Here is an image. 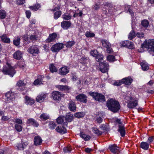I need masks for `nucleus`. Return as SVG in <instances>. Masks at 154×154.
<instances>
[{
	"instance_id": "1",
	"label": "nucleus",
	"mask_w": 154,
	"mask_h": 154,
	"mask_svg": "<svg viewBox=\"0 0 154 154\" xmlns=\"http://www.w3.org/2000/svg\"><path fill=\"white\" fill-rule=\"evenodd\" d=\"M106 104L108 109L114 113L118 112L121 107L119 102L113 99L108 100Z\"/></svg>"
},
{
	"instance_id": "2",
	"label": "nucleus",
	"mask_w": 154,
	"mask_h": 154,
	"mask_svg": "<svg viewBox=\"0 0 154 154\" xmlns=\"http://www.w3.org/2000/svg\"><path fill=\"white\" fill-rule=\"evenodd\" d=\"M145 48L152 56H154V39L146 40L144 42Z\"/></svg>"
},
{
	"instance_id": "3",
	"label": "nucleus",
	"mask_w": 154,
	"mask_h": 154,
	"mask_svg": "<svg viewBox=\"0 0 154 154\" xmlns=\"http://www.w3.org/2000/svg\"><path fill=\"white\" fill-rule=\"evenodd\" d=\"M89 93L97 101L103 103L106 101L105 96L101 94L92 91L90 92Z\"/></svg>"
},
{
	"instance_id": "4",
	"label": "nucleus",
	"mask_w": 154,
	"mask_h": 154,
	"mask_svg": "<svg viewBox=\"0 0 154 154\" xmlns=\"http://www.w3.org/2000/svg\"><path fill=\"white\" fill-rule=\"evenodd\" d=\"M2 71L4 74L8 75L13 77L16 72L14 69L9 64L7 66H3Z\"/></svg>"
},
{
	"instance_id": "5",
	"label": "nucleus",
	"mask_w": 154,
	"mask_h": 154,
	"mask_svg": "<svg viewBox=\"0 0 154 154\" xmlns=\"http://www.w3.org/2000/svg\"><path fill=\"white\" fill-rule=\"evenodd\" d=\"M127 97L129 100L128 101L127 106L129 109H133L134 108L138 105V100L132 97L131 96L126 97Z\"/></svg>"
},
{
	"instance_id": "6",
	"label": "nucleus",
	"mask_w": 154,
	"mask_h": 154,
	"mask_svg": "<svg viewBox=\"0 0 154 154\" xmlns=\"http://www.w3.org/2000/svg\"><path fill=\"white\" fill-rule=\"evenodd\" d=\"M64 45L61 43H57L53 45L51 48V50L53 52H57L63 48Z\"/></svg>"
},
{
	"instance_id": "7",
	"label": "nucleus",
	"mask_w": 154,
	"mask_h": 154,
	"mask_svg": "<svg viewBox=\"0 0 154 154\" xmlns=\"http://www.w3.org/2000/svg\"><path fill=\"white\" fill-rule=\"evenodd\" d=\"M62 96V93L58 91H54L51 93L52 98L55 101H60L61 99V97Z\"/></svg>"
},
{
	"instance_id": "8",
	"label": "nucleus",
	"mask_w": 154,
	"mask_h": 154,
	"mask_svg": "<svg viewBox=\"0 0 154 154\" xmlns=\"http://www.w3.org/2000/svg\"><path fill=\"white\" fill-rule=\"evenodd\" d=\"M87 96L85 94H81L77 95L75 97V99L80 102L86 103L87 102Z\"/></svg>"
},
{
	"instance_id": "9",
	"label": "nucleus",
	"mask_w": 154,
	"mask_h": 154,
	"mask_svg": "<svg viewBox=\"0 0 154 154\" xmlns=\"http://www.w3.org/2000/svg\"><path fill=\"white\" fill-rule=\"evenodd\" d=\"M99 65L100 70L102 72L105 73L107 71L109 66L107 63L103 61L100 63Z\"/></svg>"
},
{
	"instance_id": "10",
	"label": "nucleus",
	"mask_w": 154,
	"mask_h": 154,
	"mask_svg": "<svg viewBox=\"0 0 154 154\" xmlns=\"http://www.w3.org/2000/svg\"><path fill=\"white\" fill-rule=\"evenodd\" d=\"M26 83L24 82V80H20L18 81L16 84V85L19 87V90L20 91H23L25 88Z\"/></svg>"
},
{
	"instance_id": "11",
	"label": "nucleus",
	"mask_w": 154,
	"mask_h": 154,
	"mask_svg": "<svg viewBox=\"0 0 154 154\" xmlns=\"http://www.w3.org/2000/svg\"><path fill=\"white\" fill-rule=\"evenodd\" d=\"M109 149L111 152L115 154H119L120 152L119 148L116 144L109 146Z\"/></svg>"
},
{
	"instance_id": "12",
	"label": "nucleus",
	"mask_w": 154,
	"mask_h": 154,
	"mask_svg": "<svg viewBox=\"0 0 154 154\" xmlns=\"http://www.w3.org/2000/svg\"><path fill=\"white\" fill-rule=\"evenodd\" d=\"M57 37V35L55 32L50 34L48 38L46 40L45 42L46 43H49L54 42Z\"/></svg>"
},
{
	"instance_id": "13",
	"label": "nucleus",
	"mask_w": 154,
	"mask_h": 154,
	"mask_svg": "<svg viewBox=\"0 0 154 154\" xmlns=\"http://www.w3.org/2000/svg\"><path fill=\"white\" fill-rule=\"evenodd\" d=\"M69 68L68 66H63L59 69V73L61 75H65L69 72Z\"/></svg>"
},
{
	"instance_id": "14",
	"label": "nucleus",
	"mask_w": 154,
	"mask_h": 154,
	"mask_svg": "<svg viewBox=\"0 0 154 154\" xmlns=\"http://www.w3.org/2000/svg\"><path fill=\"white\" fill-rule=\"evenodd\" d=\"M68 108L71 111H75L76 109V106L75 103L72 100H70L68 103Z\"/></svg>"
},
{
	"instance_id": "15",
	"label": "nucleus",
	"mask_w": 154,
	"mask_h": 154,
	"mask_svg": "<svg viewBox=\"0 0 154 154\" xmlns=\"http://www.w3.org/2000/svg\"><path fill=\"white\" fill-rule=\"evenodd\" d=\"M42 142V140L39 136H35L34 139V143L35 146L41 145Z\"/></svg>"
},
{
	"instance_id": "16",
	"label": "nucleus",
	"mask_w": 154,
	"mask_h": 154,
	"mask_svg": "<svg viewBox=\"0 0 154 154\" xmlns=\"http://www.w3.org/2000/svg\"><path fill=\"white\" fill-rule=\"evenodd\" d=\"M56 131L61 134H63L66 133L67 130L64 126H58L55 129Z\"/></svg>"
},
{
	"instance_id": "17",
	"label": "nucleus",
	"mask_w": 154,
	"mask_h": 154,
	"mask_svg": "<svg viewBox=\"0 0 154 154\" xmlns=\"http://www.w3.org/2000/svg\"><path fill=\"white\" fill-rule=\"evenodd\" d=\"M28 52L31 54H38L39 52V49L36 47L35 45L29 48L28 50Z\"/></svg>"
},
{
	"instance_id": "18",
	"label": "nucleus",
	"mask_w": 154,
	"mask_h": 154,
	"mask_svg": "<svg viewBox=\"0 0 154 154\" xmlns=\"http://www.w3.org/2000/svg\"><path fill=\"white\" fill-rule=\"evenodd\" d=\"M24 98L25 99V103L27 105H31L35 103L34 100L28 96H26Z\"/></svg>"
},
{
	"instance_id": "19",
	"label": "nucleus",
	"mask_w": 154,
	"mask_h": 154,
	"mask_svg": "<svg viewBox=\"0 0 154 154\" xmlns=\"http://www.w3.org/2000/svg\"><path fill=\"white\" fill-rule=\"evenodd\" d=\"M26 122L27 124H31L36 127H38L39 126L38 123L32 118H30L28 119Z\"/></svg>"
},
{
	"instance_id": "20",
	"label": "nucleus",
	"mask_w": 154,
	"mask_h": 154,
	"mask_svg": "<svg viewBox=\"0 0 154 154\" xmlns=\"http://www.w3.org/2000/svg\"><path fill=\"white\" fill-rule=\"evenodd\" d=\"M71 23L70 21H63L61 23L62 28L64 29H67L71 26Z\"/></svg>"
},
{
	"instance_id": "21",
	"label": "nucleus",
	"mask_w": 154,
	"mask_h": 154,
	"mask_svg": "<svg viewBox=\"0 0 154 154\" xmlns=\"http://www.w3.org/2000/svg\"><path fill=\"white\" fill-rule=\"evenodd\" d=\"M133 81V79L130 77H128L123 79L122 80V84L125 85H130Z\"/></svg>"
},
{
	"instance_id": "22",
	"label": "nucleus",
	"mask_w": 154,
	"mask_h": 154,
	"mask_svg": "<svg viewBox=\"0 0 154 154\" xmlns=\"http://www.w3.org/2000/svg\"><path fill=\"white\" fill-rule=\"evenodd\" d=\"M22 53L21 51L18 50L16 51L13 55V58L16 60H20L22 57Z\"/></svg>"
},
{
	"instance_id": "23",
	"label": "nucleus",
	"mask_w": 154,
	"mask_h": 154,
	"mask_svg": "<svg viewBox=\"0 0 154 154\" xmlns=\"http://www.w3.org/2000/svg\"><path fill=\"white\" fill-rule=\"evenodd\" d=\"M0 38L1 39L2 41L4 43L9 44L10 42V39L7 37L6 34H3L0 36Z\"/></svg>"
},
{
	"instance_id": "24",
	"label": "nucleus",
	"mask_w": 154,
	"mask_h": 154,
	"mask_svg": "<svg viewBox=\"0 0 154 154\" xmlns=\"http://www.w3.org/2000/svg\"><path fill=\"white\" fill-rule=\"evenodd\" d=\"M65 118L64 117L60 116L57 119L56 121L58 124H63L64 125H67L68 124L66 121L64 122Z\"/></svg>"
},
{
	"instance_id": "25",
	"label": "nucleus",
	"mask_w": 154,
	"mask_h": 154,
	"mask_svg": "<svg viewBox=\"0 0 154 154\" xmlns=\"http://www.w3.org/2000/svg\"><path fill=\"white\" fill-rule=\"evenodd\" d=\"M47 94H41L38 95L36 97V100L37 102H40L44 100L47 96Z\"/></svg>"
},
{
	"instance_id": "26",
	"label": "nucleus",
	"mask_w": 154,
	"mask_h": 154,
	"mask_svg": "<svg viewBox=\"0 0 154 154\" xmlns=\"http://www.w3.org/2000/svg\"><path fill=\"white\" fill-rule=\"evenodd\" d=\"M118 131L120 132L122 137H123L125 134V128L123 125H119V129Z\"/></svg>"
},
{
	"instance_id": "27",
	"label": "nucleus",
	"mask_w": 154,
	"mask_h": 154,
	"mask_svg": "<svg viewBox=\"0 0 154 154\" xmlns=\"http://www.w3.org/2000/svg\"><path fill=\"white\" fill-rule=\"evenodd\" d=\"M149 145L148 143L142 142L141 143L140 146L141 148L144 150H147L149 148Z\"/></svg>"
},
{
	"instance_id": "28",
	"label": "nucleus",
	"mask_w": 154,
	"mask_h": 154,
	"mask_svg": "<svg viewBox=\"0 0 154 154\" xmlns=\"http://www.w3.org/2000/svg\"><path fill=\"white\" fill-rule=\"evenodd\" d=\"M73 119V115L72 114L71 112H69L66 115V117L65 118V121H67L68 122H71Z\"/></svg>"
},
{
	"instance_id": "29",
	"label": "nucleus",
	"mask_w": 154,
	"mask_h": 154,
	"mask_svg": "<svg viewBox=\"0 0 154 154\" xmlns=\"http://www.w3.org/2000/svg\"><path fill=\"white\" fill-rule=\"evenodd\" d=\"M140 65L143 70L145 71L149 69V65L145 61H143L141 63Z\"/></svg>"
},
{
	"instance_id": "30",
	"label": "nucleus",
	"mask_w": 154,
	"mask_h": 154,
	"mask_svg": "<svg viewBox=\"0 0 154 154\" xmlns=\"http://www.w3.org/2000/svg\"><path fill=\"white\" fill-rule=\"evenodd\" d=\"M57 87L59 89L62 91L69 90L71 89V88L70 87L67 85H59L57 86Z\"/></svg>"
},
{
	"instance_id": "31",
	"label": "nucleus",
	"mask_w": 154,
	"mask_h": 154,
	"mask_svg": "<svg viewBox=\"0 0 154 154\" xmlns=\"http://www.w3.org/2000/svg\"><path fill=\"white\" fill-rule=\"evenodd\" d=\"M136 36V34L135 31L133 30L130 32L128 36V38L130 40H132Z\"/></svg>"
},
{
	"instance_id": "32",
	"label": "nucleus",
	"mask_w": 154,
	"mask_h": 154,
	"mask_svg": "<svg viewBox=\"0 0 154 154\" xmlns=\"http://www.w3.org/2000/svg\"><path fill=\"white\" fill-rule=\"evenodd\" d=\"M101 42L102 43L103 46L105 48H107L111 46V44L107 40L105 39H102Z\"/></svg>"
},
{
	"instance_id": "33",
	"label": "nucleus",
	"mask_w": 154,
	"mask_h": 154,
	"mask_svg": "<svg viewBox=\"0 0 154 154\" xmlns=\"http://www.w3.org/2000/svg\"><path fill=\"white\" fill-rule=\"evenodd\" d=\"M5 96L7 98V100L8 101L12 100L14 97L13 94L10 92V91L7 93Z\"/></svg>"
},
{
	"instance_id": "34",
	"label": "nucleus",
	"mask_w": 154,
	"mask_h": 154,
	"mask_svg": "<svg viewBox=\"0 0 154 154\" xmlns=\"http://www.w3.org/2000/svg\"><path fill=\"white\" fill-rule=\"evenodd\" d=\"M127 48L131 49H134L135 48L134 43L129 41H127Z\"/></svg>"
},
{
	"instance_id": "35",
	"label": "nucleus",
	"mask_w": 154,
	"mask_h": 154,
	"mask_svg": "<svg viewBox=\"0 0 154 154\" xmlns=\"http://www.w3.org/2000/svg\"><path fill=\"white\" fill-rule=\"evenodd\" d=\"M42 77L41 76L40 78H39L35 80L33 82V84L34 85H40L42 84Z\"/></svg>"
},
{
	"instance_id": "36",
	"label": "nucleus",
	"mask_w": 154,
	"mask_h": 154,
	"mask_svg": "<svg viewBox=\"0 0 154 154\" xmlns=\"http://www.w3.org/2000/svg\"><path fill=\"white\" fill-rule=\"evenodd\" d=\"M20 37L18 36L15 38L13 40V44L16 46H18L20 45Z\"/></svg>"
},
{
	"instance_id": "37",
	"label": "nucleus",
	"mask_w": 154,
	"mask_h": 154,
	"mask_svg": "<svg viewBox=\"0 0 154 154\" xmlns=\"http://www.w3.org/2000/svg\"><path fill=\"white\" fill-rule=\"evenodd\" d=\"M96 60L97 62H100L102 63V61L103 60V56L101 54H99L96 57Z\"/></svg>"
},
{
	"instance_id": "38",
	"label": "nucleus",
	"mask_w": 154,
	"mask_h": 154,
	"mask_svg": "<svg viewBox=\"0 0 154 154\" xmlns=\"http://www.w3.org/2000/svg\"><path fill=\"white\" fill-rule=\"evenodd\" d=\"M92 129L94 133L98 136L101 135L103 134V132L99 130L97 128L93 127Z\"/></svg>"
},
{
	"instance_id": "39",
	"label": "nucleus",
	"mask_w": 154,
	"mask_h": 154,
	"mask_svg": "<svg viewBox=\"0 0 154 154\" xmlns=\"http://www.w3.org/2000/svg\"><path fill=\"white\" fill-rule=\"evenodd\" d=\"M50 71L52 72H56L57 71V69L53 64H51L49 66Z\"/></svg>"
},
{
	"instance_id": "40",
	"label": "nucleus",
	"mask_w": 154,
	"mask_h": 154,
	"mask_svg": "<svg viewBox=\"0 0 154 154\" xmlns=\"http://www.w3.org/2000/svg\"><path fill=\"white\" fill-rule=\"evenodd\" d=\"M40 7V5L39 4H35V5L30 6L29 8L32 11H36L39 9Z\"/></svg>"
},
{
	"instance_id": "41",
	"label": "nucleus",
	"mask_w": 154,
	"mask_h": 154,
	"mask_svg": "<svg viewBox=\"0 0 154 154\" xmlns=\"http://www.w3.org/2000/svg\"><path fill=\"white\" fill-rule=\"evenodd\" d=\"M6 16V13L4 10H0V18L1 19L5 18Z\"/></svg>"
},
{
	"instance_id": "42",
	"label": "nucleus",
	"mask_w": 154,
	"mask_h": 154,
	"mask_svg": "<svg viewBox=\"0 0 154 154\" xmlns=\"http://www.w3.org/2000/svg\"><path fill=\"white\" fill-rule=\"evenodd\" d=\"M29 39L32 42L35 41L38 39V37L35 34L32 35L30 36Z\"/></svg>"
},
{
	"instance_id": "43",
	"label": "nucleus",
	"mask_w": 154,
	"mask_h": 154,
	"mask_svg": "<svg viewBox=\"0 0 154 154\" xmlns=\"http://www.w3.org/2000/svg\"><path fill=\"white\" fill-rule=\"evenodd\" d=\"M62 14V12L60 11H57L54 13V18L57 19Z\"/></svg>"
},
{
	"instance_id": "44",
	"label": "nucleus",
	"mask_w": 154,
	"mask_h": 154,
	"mask_svg": "<svg viewBox=\"0 0 154 154\" xmlns=\"http://www.w3.org/2000/svg\"><path fill=\"white\" fill-rule=\"evenodd\" d=\"M141 24L142 26L144 27L147 28L148 26L149 23L147 20H144L141 22Z\"/></svg>"
},
{
	"instance_id": "45",
	"label": "nucleus",
	"mask_w": 154,
	"mask_h": 154,
	"mask_svg": "<svg viewBox=\"0 0 154 154\" xmlns=\"http://www.w3.org/2000/svg\"><path fill=\"white\" fill-rule=\"evenodd\" d=\"M17 148L19 150H23L25 147V146L23 144V142H21L20 143H19L17 146Z\"/></svg>"
},
{
	"instance_id": "46",
	"label": "nucleus",
	"mask_w": 154,
	"mask_h": 154,
	"mask_svg": "<svg viewBox=\"0 0 154 154\" xmlns=\"http://www.w3.org/2000/svg\"><path fill=\"white\" fill-rule=\"evenodd\" d=\"M72 150V148L70 146H68L67 147H65L63 149L64 152L66 153H69Z\"/></svg>"
},
{
	"instance_id": "47",
	"label": "nucleus",
	"mask_w": 154,
	"mask_h": 154,
	"mask_svg": "<svg viewBox=\"0 0 154 154\" xmlns=\"http://www.w3.org/2000/svg\"><path fill=\"white\" fill-rule=\"evenodd\" d=\"M84 115L82 112H78L75 113V116L76 117L79 118L83 117Z\"/></svg>"
},
{
	"instance_id": "48",
	"label": "nucleus",
	"mask_w": 154,
	"mask_h": 154,
	"mask_svg": "<svg viewBox=\"0 0 154 154\" xmlns=\"http://www.w3.org/2000/svg\"><path fill=\"white\" fill-rule=\"evenodd\" d=\"M85 35L87 37H93L95 36V34L94 33L90 32H87Z\"/></svg>"
},
{
	"instance_id": "49",
	"label": "nucleus",
	"mask_w": 154,
	"mask_h": 154,
	"mask_svg": "<svg viewBox=\"0 0 154 154\" xmlns=\"http://www.w3.org/2000/svg\"><path fill=\"white\" fill-rule=\"evenodd\" d=\"M107 60L110 62H113L115 60L114 56L112 55H109L107 57Z\"/></svg>"
},
{
	"instance_id": "50",
	"label": "nucleus",
	"mask_w": 154,
	"mask_h": 154,
	"mask_svg": "<svg viewBox=\"0 0 154 154\" xmlns=\"http://www.w3.org/2000/svg\"><path fill=\"white\" fill-rule=\"evenodd\" d=\"M56 125V124L54 122L52 121L50 122L49 124V128L51 129H54Z\"/></svg>"
},
{
	"instance_id": "51",
	"label": "nucleus",
	"mask_w": 154,
	"mask_h": 154,
	"mask_svg": "<svg viewBox=\"0 0 154 154\" xmlns=\"http://www.w3.org/2000/svg\"><path fill=\"white\" fill-rule=\"evenodd\" d=\"M15 128L17 131L20 132L22 130V127L21 125L17 124L15 125Z\"/></svg>"
},
{
	"instance_id": "52",
	"label": "nucleus",
	"mask_w": 154,
	"mask_h": 154,
	"mask_svg": "<svg viewBox=\"0 0 154 154\" xmlns=\"http://www.w3.org/2000/svg\"><path fill=\"white\" fill-rule=\"evenodd\" d=\"M91 55L94 57H96L98 54V52L96 50H92L90 52Z\"/></svg>"
},
{
	"instance_id": "53",
	"label": "nucleus",
	"mask_w": 154,
	"mask_h": 154,
	"mask_svg": "<svg viewBox=\"0 0 154 154\" xmlns=\"http://www.w3.org/2000/svg\"><path fill=\"white\" fill-rule=\"evenodd\" d=\"M40 118L42 119L47 120L49 118V117L45 113L42 114L40 116Z\"/></svg>"
},
{
	"instance_id": "54",
	"label": "nucleus",
	"mask_w": 154,
	"mask_h": 154,
	"mask_svg": "<svg viewBox=\"0 0 154 154\" xmlns=\"http://www.w3.org/2000/svg\"><path fill=\"white\" fill-rule=\"evenodd\" d=\"M104 6H106L109 7L110 10L112 9V8H113V5L111 3H110L108 2H105L104 4Z\"/></svg>"
},
{
	"instance_id": "55",
	"label": "nucleus",
	"mask_w": 154,
	"mask_h": 154,
	"mask_svg": "<svg viewBox=\"0 0 154 154\" xmlns=\"http://www.w3.org/2000/svg\"><path fill=\"white\" fill-rule=\"evenodd\" d=\"M75 42L73 41H70L68 42L66 44V45L67 48H70L72 47L74 44Z\"/></svg>"
},
{
	"instance_id": "56",
	"label": "nucleus",
	"mask_w": 154,
	"mask_h": 154,
	"mask_svg": "<svg viewBox=\"0 0 154 154\" xmlns=\"http://www.w3.org/2000/svg\"><path fill=\"white\" fill-rule=\"evenodd\" d=\"M127 40L121 42L120 43V46L121 47H125L127 48Z\"/></svg>"
},
{
	"instance_id": "57",
	"label": "nucleus",
	"mask_w": 154,
	"mask_h": 154,
	"mask_svg": "<svg viewBox=\"0 0 154 154\" xmlns=\"http://www.w3.org/2000/svg\"><path fill=\"white\" fill-rule=\"evenodd\" d=\"M100 128L106 131H107L109 130V128H107V125L105 124H102L100 126Z\"/></svg>"
},
{
	"instance_id": "58",
	"label": "nucleus",
	"mask_w": 154,
	"mask_h": 154,
	"mask_svg": "<svg viewBox=\"0 0 154 154\" xmlns=\"http://www.w3.org/2000/svg\"><path fill=\"white\" fill-rule=\"evenodd\" d=\"M136 36L139 38H143L144 36V34L142 32H138L136 33Z\"/></svg>"
},
{
	"instance_id": "59",
	"label": "nucleus",
	"mask_w": 154,
	"mask_h": 154,
	"mask_svg": "<svg viewBox=\"0 0 154 154\" xmlns=\"http://www.w3.org/2000/svg\"><path fill=\"white\" fill-rule=\"evenodd\" d=\"M154 140V136H151L149 137L148 139V143L149 145L150 144V143L152 142Z\"/></svg>"
},
{
	"instance_id": "60",
	"label": "nucleus",
	"mask_w": 154,
	"mask_h": 154,
	"mask_svg": "<svg viewBox=\"0 0 154 154\" xmlns=\"http://www.w3.org/2000/svg\"><path fill=\"white\" fill-rule=\"evenodd\" d=\"M63 18L64 19L68 20L71 18V17L69 14H64L63 15Z\"/></svg>"
},
{
	"instance_id": "61",
	"label": "nucleus",
	"mask_w": 154,
	"mask_h": 154,
	"mask_svg": "<svg viewBox=\"0 0 154 154\" xmlns=\"http://www.w3.org/2000/svg\"><path fill=\"white\" fill-rule=\"evenodd\" d=\"M26 17L29 18L31 16V13L29 11H26Z\"/></svg>"
},
{
	"instance_id": "62",
	"label": "nucleus",
	"mask_w": 154,
	"mask_h": 154,
	"mask_svg": "<svg viewBox=\"0 0 154 154\" xmlns=\"http://www.w3.org/2000/svg\"><path fill=\"white\" fill-rule=\"evenodd\" d=\"M107 52L109 53H112L113 52V50L110 47H109L106 48Z\"/></svg>"
},
{
	"instance_id": "63",
	"label": "nucleus",
	"mask_w": 154,
	"mask_h": 154,
	"mask_svg": "<svg viewBox=\"0 0 154 154\" xmlns=\"http://www.w3.org/2000/svg\"><path fill=\"white\" fill-rule=\"evenodd\" d=\"M25 2V0H17V3L18 5L23 4Z\"/></svg>"
},
{
	"instance_id": "64",
	"label": "nucleus",
	"mask_w": 154,
	"mask_h": 154,
	"mask_svg": "<svg viewBox=\"0 0 154 154\" xmlns=\"http://www.w3.org/2000/svg\"><path fill=\"white\" fill-rule=\"evenodd\" d=\"M18 65L20 68H23L24 67L25 63H24L22 61H20L18 62Z\"/></svg>"
}]
</instances>
